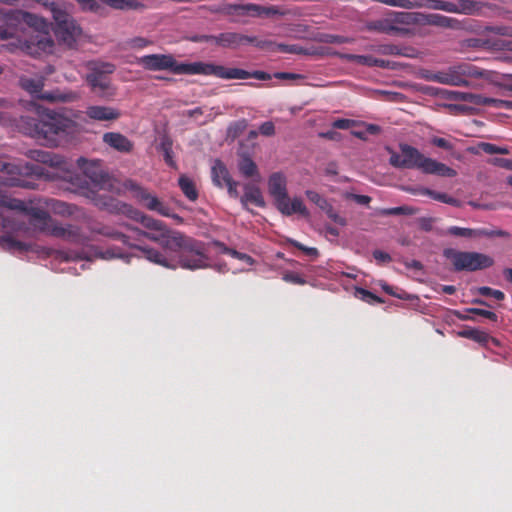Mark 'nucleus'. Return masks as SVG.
Returning a JSON list of instances; mask_svg holds the SVG:
<instances>
[{
  "label": "nucleus",
  "mask_w": 512,
  "mask_h": 512,
  "mask_svg": "<svg viewBox=\"0 0 512 512\" xmlns=\"http://www.w3.org/2000/svg\"><path fill=\"white\" fill-rule=\"evenodd\" d=\"M21 131L45 144L56 146L58 138L75 131L76 123L54 110L45 109L38 117L22 116L19 121Z\"/></svg>",
  "instance_id": "f257e3e1"
},
{
  "label": "nucleus",
  "mask_w": 512,
  "mask_h": 512,
  "mask_svg": "<svg viewBox=\"0 0 512 512\" xmlns=\"http://www.w3.org/2000/svg\"><path fill=\"white\" fill-rule=\"evenodd\" d=\"M400 153L388 149L390 153L389 163L398 169H418L424 174L438 175L442 177H454L457 172L446 164L426 157L417 148L406 144H399Z\"/></svg>",
  "instance_id": "f03ea898"
},
{
  "label": "nucleus",
  "mask_w": 512,
  "mask_h": 512,
  "mask_svg": "<svg viewBox=\"0 0 512 512\" xmlns=\"http://www.w3.org/2000/svg\"><path fill=\"white\" fill-rule=\"evenodd\" d=\"M71 183L75 187L74 191L82 196L90 199L93 204L101 210H105L111 214H124L131 216L134 208L116 198L101 193L104 189L105 183L102 185L91 183L86 176L75 175L71 176Z\"/></svg>",
  "instance_id": "7ed1b4c3"
},
{
  "label": "nucleus",
  "mask_w": 512,
  "mask_h": 512,
  "mask_svg": "<svg viewBox=\"0 0 512 512\" xmlns=\"http://www.w3.org/2000/svg\"><path fill=\"white\" fill-rule=\"evenodd\" d=\"M172 244L171 252L177 253V261L174 264L176 267L196 270L209 266L203 242L182 234L180 237L174 238Z\"/></svg>",
  "instance_id": "20e7f679"
},
{
  "label": "nucleus",
  "mask_w": 512,
  "mask_h": 512,
  "mask_svg": "<svg viewBox=\"0 0 512 512\" xmlns=\"http://www.w3.org/2000/svg\"><path fill=\"white\" fill-rule=\"evenodd\" d=\"M54 20V32L59 41L71 47L80 35L81 29L58 0H37Z\"/></svg>",
  "instance_id": "39448f33"
},
{
  "label": "nucleus",
  "mask_w": 512,
  "mask_h": 512,
  "mask_svg": "<svg viewBox=\"0 0 512 512\" xmlns=\"http://www.w3.org/2000/svg\"><path fill=\"white\" fill-rule=\"evenodd\" d=\"M268 191L273 197L277 209L286 216L300 214L304 217L309 216V212L300 198L290 199L287 193L286 177L280 173H272L268 179Z\"/></svg>",
  "instance_id": "423d86ee"
},
{
  "label": "nucleus",
  "mask_w": 512,
  "mask_h": 512,
  "mask_svg": "<svg viewBox=\"0 0 512 512\" xmlns=\"http://www.w3.org/2000/svg\"><path fill=\"white\" fill-rule=\"evenodd\" d=\"M136 63L147 71H168L175 75H196L197 62H178L172 54H149L137 58Z\"/></svg>",
  "instance_id": "0eeeda50"
},
{
  "label": "nucleus",
  "mask_w": 512,
  "mask_h": 512,
  "mask_svg": "<svg viewBox=\"0 0 512 512\" xmlns=\"http://www.w3.org/2000/svg\"><path fill=\"white\" fill-rule=\"evenodd\" d=\"M443 256L450 260L453 270L456 272H474L489 268L494 264L492 257L480 252L458 251L453 248H447L444 249Z\"/></svg>",
  "instance_id": "6e6552de"
},
{
  "label": "nucleus",
  "mask_w": 512,
  "mask_h": 512,
  "mask_svg": "<svg viewBox=\"0 0 512 512\" xmlns=\"http://www.w3.org/2000/svg\"><path fill=\"white\" fill-rule=\"evenodd\" d=\"M44 82L45 78L42 76L35 78L22 76L19 79L20 87L36 99L47 101L50 103H65L72 102L78 99V94L71 91L67 93L61 92L59 89H55L52 91H44Z\"/></svg>",
  "instance_id": "1a4fd4ad"
},
{
  "label": "nucleus",
  "mask_w": 512,
  "mask_h": 512,
  "mask_svg": "<svg viewBox=\"0 0 512 512\" xmlns=\"http://www.w3.org/2000/svg\"><path fill=\"white\" fill-rule=\"evenodd\" d=\"M415 13L393 12L388 17L368 22L367 29L391 36H405L409 34L407 25L414 22Z\"/></svg>",
  "instance_id": "9d476101"
},
{
  "label": "nucleus",
  "mask_w": 512,
  "mask_h": 512,
  "mask_svg": "<svg viewBox=\"0 0 512 512\" xmlns=\"http://www.w3.org/2000/svg\"><path fill=\"white\" fill-rule=\"evenodd\" d=\"M196 74L213 75L221 79H249L254 78L261 81L271 80L272 76L265 72L256 70L253 72L241 68H227L222 65L197 62Z\"/></svg>",
  "instance_id": "9b49d317"
},
{
  "label": "nucleus",
  "mask_w": 512,
  "mask_h": 512,
  "mask_svg": "<svg viewBox=\"0 0 512 512\" xmlns=\"http://www.w3.org/2000/svg\"><path fill=\"white\" fill-rule=\"evenodd\" d=\"M88 68L89 73L85 79L91 89L103 98L113 96L108 75L114 72L115 66L111 63L90 62Z\"/></svg>",
  "instance_id": "f8f14e48"
},
{
  "label": "nucleus",
  "mask_w": 512,
  "mask_h": 512,
  "mask_svg": "<svg viewBox=\"0 0 512 512\" xmlns=\"http://www.w3.org/2000/svg\"><path fill=\"white\" fill-rule=\"evenodd\" d=\"M418 7L431 10H441L448 13L472 15L478 9V3L474 0H459L458 3L444 0H420Z\"/></svg>",
  "instance_id": "ddd939ff"
},
{
  "label": "nucleus",
  "mask_w": 512,
  "mask_h": 512,
  "mask_svg": "<svg viewBox=\"0 0 512 512\" xmlns=\"http://www.w3.org/2000/svg\"><path fill=\"white\" fill-rule=\"evenodd\" d=\"M130 190L134 192V197L148 210L156 211L162 216L172 217L182 221L180 216L172 214L170 207L160 201L156 196L152 195L147 189L132 183Z\"/></svg>",
  "instance_id": "4468645a"
},
{
  "label": "nucleus",
  "mask_w": 512,
  "mask_h": 512,
  "mask_svg": "<svg viewBox=\"0 0 512 512\" xmlns=\"http://www.w3.org/2000/svg\"><path fill=\"white\" fill-rule=\"evenodd\" d=\"M21 48L28 55L41 57L43 54L53 52L54 41L48 33L35 31L21 43Z\"/></svg>",
  "instance_id": "2eb2a0df"
},
{
  "label": "nucleus",
  "mask_w": 512,
  "mask_h": 512,
  "mask_svg": "<svg viewBox=\"0 0 512 512\" xmlns=\"http://www.w3.org/2000/svg\"><path fill=\"white\" fill-rule=\"evenodd\" d=\"M0 184L8 187H30L29 182L23 179V167L12 162L6 161L5 157L0 155Z\"/></svg>",
  "instance_id": "dca6fc26"
},
{
  "label": "nucleus",
  "mask_w": 512,
  "mask_h": 512,
  "mask_svg": "<svg viewBox=\"0 0 512 512\" xmlns=\"http://www.w3.org/2000/svg\"><path fill=\"white\" fill-rule=\"evenodd\" d=\"M222 11L228 15H251L254 17L273 16L280 13L276 6L265 7L253 3L228 4L222 9Z\"/></svg>",
  "instance_id": "f3484780"
},
{
  "label": "nucleus",
  "mask_w": 512,
  "mask_h": 512,
  "mask_svg": "<svg viewBox=\"0 0 512 512\" xmlns=\"http://www.w3.org/2000/svg\"><path fill=\"white\" fill-rule=\"evenodd\" d=\"M450 95H451L450 98L453 100L465 101V102L472 103L474 105L492 106L495 108H502V107L512 108V101L484 97L479 94L454 91V92H451Z\"/></svg>",
  "instance_id": "a211bd4d"
},
{
  "label": "nucleus",
  "mask_w": 512,
  "mask_h": 512,
  "mask_svg": "<svg viewBox=\"0 0 512 512\" xmlns=\"http://www.w3.org/2000/svg\"><path fill=\"white\" fill-rule=\"evenodd\" d=\"M138 236L145 237L153 242L159 243L164 249L171 251L172 240L180 237L182 233L170 230L167 226L156 231H142L138 228H131Z\"/></svg>",
  "instance_id": "6ab92c4d"
},
{
  "label": "nucleus",
  "mask_w": 512,
  "mask_h": 512,
  "mask_svg": "<svg viewBox=\"0 0 512 512\" xmlns=\"http://www.w3.org/2000/svg\"><path fill=\"white\" fill-rule=\"evenodd\" d=\"M465 71L461 67H450L446 71H439L431 76V80L440 84L452 86H466L468 81L464 78Z\"/></svg>",
  "instance_id": "aec40b11"
},
{
  "label": "nucleus",
  "mask_w": 512,
  "mask_h": 512,
  "mask_svg": "<svg viewBox=\"0 0 512 512\" xmlns=\"http://www.w3.org/2000/svg\"><path fill=\"white\" fill-rule=\"evenodd\" d=\"M341 58L367 67H380L383 69H396V63L379 59L371 55L342 54Z\"/></svg>",
  "instance_id": "412c9836"
},
{
  "label": "nucleus",
  "mask_w": 512,
  "mask_h": 512,
  "mask_svg": "<svg viewBox=\"0 0 512 512\" xmlns=\"http://www.w3.org/2000/svg\"><path fill=\"white\" fill-rule=\"evenodd\" d=\"M249 35L239 32H223L217 35V46L225 49H238L241 46L249 45Z\"/></svg>",
  "instance_id": "4be33fe9"
},
{
  "label": "nucleus",
  "mask_w": 512,
  "mask_h": 512,
  "mask_svg": "<svg viewBox=\"0 0 512 512\" xmlns=\"http://www.w3.org/2000/svg\"><path fill=\"white\" fill-rule=\"evenodd\" d=\"M102 140L106 145L120 153H130L134 148V143L119 132H106L103 134Z\"/></svg>",
  "instance_id": "5701e85b"
},
{
  "label": "nucleus",
  "mask_w": 512,
  "mask_h": 512,
  "mask_svg": "<svg viewBox=\"0 0 512 512\" xmlns=\"http://www.w3.org/2000/svg\"><path fill=\"white\" fill-rule=\"evenodd\" d=\"M48 234L71 243H80L82 240L79 227L71 224L63 226L55 221Z\"/></svg>",
  "instance_id": "b1692460"
},
{
  "label": "nucleus",
  "mask_w": 512,
  "mask_h": 512,
  "mask_svg": "<svg viewBox=\"0 0 512 512\" xmlns=\"http://www.w3.org/2000/svg\"><path fill=\"white\" fill-rule=\"evenodd\" d=\"M249 39V45H253L254 47L260 49V50H266V51H280L283 53H298V48L296 45H287V44H281L276 43L272 40L267 39H259L256 36H250Z\"/></svg>",
  "instance_id": "393cba45"
},
{
  "label": "nucleus",
  "mask_w": 512,
  "mask_h": 512,
  "mask_svg": "<svg viewBox=\"0 0 512 512\" xmlns=\"http://www.w3.org/2000/svg\"><path fill=\"white\" fill-rule=\"evenodd\" d=\"M86 115L95 121L117 120L121 113L118 109L109 106L92 105L86 109Z\"/></svg>",
  "instance_id": "a878e982"
},
{
  "label": "nucleus",
  "mask_w": 512,
  "mask_h": 512,
  "mask_svg": "<svg viewBox=\"0 0 512 512\" xmlns=\"http://www.w3.org/2000/svg\"><path fill=\"white\" fill-rule=\"evenodd\" d=\"M406 191L414 195L429 196L436 201L449 204L454 207H459L461 205L460 200L448 195L447 193L437 192L429 188H408Z\"/></svg>",
  "instance_id": "bb28decb"
},
{
  "label": "nucleus",
  "mask_w": 512,
  "mask_h": 512,
  "mask_svg": "<svg viewBox=\"0 0 512 512\" xmlns=\"http://www.w3.org/2000/svg\"><path fill=\"white\" fill-rule=\"evenodd\" d=\"M129 246L141 251L144 257L154 264L171 269L176 268V265H174V263L170 262L160 251L154 248H150L147 246H138L134 244H131Z\"/></svg>",
  "instance_id": "cd10ccee"
},
{
  "label": "nucleus",
  "mask_w": 512,
  "mask_h": 512,
  "mask_svg": "<svg viewBox=\"0 0 512 512\" xmlns=\"http://www.w3.org/2000/svg\"><path fill=\"white\" fill-rule=\"evenodd\" d=\"M244 194L240 198L241 204L244 209L248 210V203L254 204L257 207L263 208L265 207V201L261 190L254 185L246 184L244 187Z\"/></svg>",
  "instance_id": "c85d7f7f"
},
{
  "label": "nucleus",
  "mask_w": 512,
  "mask_h": 512,
  "mask_svg": "<svg viewBox=\"0 0 512 512\" xmlns=\"http://www.w3.org/2000/svg\"><path fill=\"white\" fill-rule=\"evenodd\" d=\"M90 231L114 240H118L125 245H131L129 242L130 237L115 230L114 228L106 225L95 224L89 227Z\"/></svg>",
  "instance_id": "c756f323"
},
{
  "label": "nucleus",
  "mask_w": 512,
  "mask_h": 512,
  "mask_svg": "<svg viewBox=\"0 0 512 512\" xmlns=\"http://www.w3.org/2000/svg\"><path fill=\"white\" fill-rule=\"evenodd\" d=\"M211 176L213 183L220 188L232 180L226 165L219 159L214 161Z\"/></svg>",
  "instance_id": "7c9ffc66"
},
{
  "label": "nucleus",
  "mask_w": 512,
  "mask_h": 512,
  "mask_svg": "<svg viewBox=\"0 0 512 512\" xmlns=\"http://www.w3.org/2000/svg\"><path fill=\"white\" fill-rule=\"evenodd\" d=\"M426 23L429 25L442 27V28H451V29H460L461 23L458 19L447 17L441 14H428L426 16Z\"/></svg>",
  "instance_id": "2f4dec72"
},
{
  "label": "nucleus",
  "mask_w": 512,
  "mask_h": 512,
  "mask_svg": "<svg viewBox=\"0 0 512 512\" xmlns=\"http://www.w3.org/2000/svg\"><path fill=\"white\" fill-rule=\"evenodd\" d=\"M238 169L241 175L245 178L257 177V179H260L258 167L249 155H242L240 157Z\"/></svg>",
  "instance_id": "473e14b6"
},
{
  "label": "nucleus",
  "mask_w": 512,
  "mask_h": 512,
  "mask_svg": "<svg viewBox=\"0 0 512 512\" xmlns=\"http://www.w3.org/2000/svg\"><path fill=\"white\" fill-rule=\"evenodd\" d=\"M46 204L50 208L51 212L63 217L72 216L76 211H78V207L76 205L68 204L56 199H51Z\"/></svg>",
  "instance_id": "72a5a7b5"
},
{
  "label": "nucleus",
  "mask_w": 512,
  "mask_h": 512,
  "mask_svg": "<svg viewBox=\"0 0 512 512\" xmlns=\"http://www.w3.org/2000/svg\"><path fill=\"white\" fill-rule=\"evenodd\" d=\"M29 223L38 231L49 233L54 220L51 218L49 213L43 209L35 217L29 219Z\"/></svg>",
  "instance_id": "f704fd0d"
},
{
  "label": "nucleus",
  "mask_w": 512,
  "mask_h": 512,
  "mask_svg": "<svg viewBox=\"0 0 512 512\" xmlns=\"http://www.w3.org/2000/svg\"><path fill=\"white\" fill-rule=\"evenodd\" d=\"M9 209L23 212L29 216V219H32L43 210V208L35 205L32 201L25 202L19 199H13Z\"/></svg>",
  "instance_id": "c9c22d12"
},
{
  "label": "nucleus",
  "mask_w": 512,
  "mask_h": 512,
  "mask_svg": "<svg viewBox=\"0 0 512 512\" xmlns=\"http://www.w3.org/2000/svg\"><path fill=\"white\" fill-rule=\"evenodd\" d=\"M101 2L117 10H142L145 8L140 0H101Z\"/></svg>",
  "instance_id": "e433bc0d"
},
{
  "label": "nucleus",
  "mask_w": 512,
  "mask_h": 512,
  "mask_svg": "<svg viewBox=\"0 0 512 512\" xmlns=\"http://www.w3.org/2000/svg\"><path fill=\"white\" fill-rule=\"evenodd\" d=\"M178 185L187 199H189L190 201L197 200L198 191L196 189L194 181L191 178H189L185 174L181 175L178 179Z\"/></svg>",
  "instance_id": "4c0bfd02"
},
{
  "label": "nucleus",
  "mask_w": 512,
  "mask_h": 512,
  "mask_svg": "<svg viewBox=\"0 0 512 512\" xmlns=\"http://www.w3.org/2000/svg\"><path fill=\"white\" fill-rule=\"evenodd\" d=\"M130 217L136 219L137 221H140V223L149 231L161 230L162 227L167 226L164 222L154 219L148 215L141 214L135 209Z\"/></svg>",
  "instance_id": "58836bf2"
},
{
  "label": "nucleus",
  "mask_w": 512,
  "mask_h": 512,
  "mask_svg": "<svg viewBox=\"0 0 512 512\" xmlns=\"http://www.w3.org/2000/svg\"><path fill=\"white\" fill-rule=\"evenodd\" d=\"M439 235L449 234L456 237L477 238L478 229L451 226L446 231H438Z\"/></svg>",
  "instance_id": "ea45409f"
},
{
  "label": "nucleus",
  "mask_w": 512,
  "mask_h": 512,
  "mask_svg": "<svg viewBox=\"0 0 512 512\" xmlns=\"http://www.w3.org/2000/svg\"><path fill=\"white\" fill-rule=\"evenodd\" d=\"M213 245L216 246L220 250V252H222L224 254H228L236 259L242 260L249 265L254 263L253 258L251 256H249L248 254L238 252L234 249L228 248L224 243H222L220 241H214Z\"/></svg>",
  "instance_id": "a19ab883"
},
{
  "label": "nucleus",
  "mask_w": 512,
  "mask_h": 512,
  "mask_svg": "<svg viewBox=\"0 0 512 512\" xmlns=\"http://www.w3.org/2000/svg\"><path fill=\"white\" fill-rule=\"evenodd\" d=\"M459 335L483 344L487 343L489 339V335L486 332L474 328L463 329L459 332Z\"/></svg>",
  "instance_id": "79ce46f5"
},
{
  "label": "nucleus",
  "mask_w": 512,
  "mask_h": 512,
  "mask_svg": "<svg viewBox=\"0 0 512 512\" xmlns=\"http://www.w3.org/2000/svg\"><path fill=\"white\" fill-rule=\"evenodd\" d=\"M248 122L246 119L238 120L231 123L227 129V136L232 140H235L246 130Z\"/></svg>",
  "instance_id": "37998d69"
},
{
  "label": "nucleus",
  "mask_w": 512,
  "mask_h": 512,
  "mask_svg": "<svg viewBox=\"0 0 512 512\" xmlns=\"http://www.w3.org/2000/svg\"><path fill=\"white\" fill-rule=\"evenodd\" d=\"M28 156L41 163H49L50 165H58V161H54L51 153L43 151V150H30Z\"/></svg>",
  "instance_id": "c03bdc74"
},
{
  "label": "nucleus",
  "mask_w": 512,
  "mask_h": 512,
  "mask_svg": "<svg viewBox=\"0 0 512 512\" xmlns=\"http://www.w3.org/2000/svg\"><path fill=\"white\" fill-rule=\"evenodd\" d=\"M2 245L8 250L28 251L30 246L24 242L14 239L12 236L2 238Z\"/></svg>",
  "instance_id": "a18cd8bd"
},
{
  "label": "nucleus",
  "mask_w": 512,
  "mask_h": 512,
  "mask_svg": "<svg viewBox=\"0 0 512 512\" xmlns=\"http://www.w3.org/2000/svg\"><path fill=\"white\" fill-rule=\"evenodd\" d=\"M417 209L411 206H398L393 208H387L381 211L382 215H414Z\"/></svg>",
  "instance_id": "49530a36"
},
{
  "label": "nucleus",
  "mask_w": 512,
  "mask_h": 512,
  "mask_svg": "<svg viewBox=\"0 0 512 512\" xmlns=\"http://www.w3.org/2000/svg\"><path fill=\"white\" fill-rule=\"evenodd\" d=\"M306 196L311 202H313L315 205H317L323 211L330 205V203L327 201V199L324 198L323 196H321L316 191L307 190Z\"/></svg>",
  "instance_id": "de8ad7c7"
},
{
  "label": "nucleus",
  "mask_w": 512,
  "mask_h": 512,
  "mask_svg": "<svg viewBox=\"0 0 512 512\" xmlns=\"http://www.w3.org/2000/svg\"><path fill=\"white\" fill-rule=\"evenodd\" d=\"M510 234L502 229H487V228H478V237H501L508 238Z\"/></svg>",
  "instance_id": "09e8293b"
},
{
  "label": "nucleus",
  "mask_w": 512,
  "mask_h": 512,
  "mask_svg": "<svg viewBox=\"0 0 512 512\" xmlns=\"http://www.w3.org/2000/svg\"><path fill=\"white\" fill-rule=\"evenodd\" d=\"M97 255L104 260H111L115 258H128V256H125L120 249L111 247L104 251H99Z\"/></svg>",
  "instance_id": "8fccbe9b"
},
{
  "label": "nucleus",
  "mask_w": 512,
  "mask_h": 512,
  "mask_svg": "<svg viewBox=\"0 0 512 512\" xmlns=\"http://www.w3.org/2000/svg\"><path fill=\"white\" fill-rule=\"evenodd\" d=\"M356 294L360 297V299L368 303H383V300L380 297L364 288H358L356 290Z\"/></svg>",
  "instance_id": "3c124183"
},
{
  "label": "nucleus",
  "mask_w": 512,
  "mask_h": 512,
  "mask_svg": "<svg viewBox=\"0 0 512 512\" xmlns=\"http://www.w3.org/2000/svg\"><path fill=\"white\" fill-rule=\"evenodd\" d=\"M478 292L482 296L493 297L498 301H501L505 298V294L500 290H495L487 286L480 287Z\"/></svg>",
  "instance_id": "603ef678"
},
{
  "label": "nucleus",
  "mask_w": 512,
  "mask_h": 512,
  "mask_svg": "<svg viewBox=\"0 0 512 512\" xmlns=\"http://www.w3.org/2000/svg\"><path fill=\"white\" fill-rule=\"evenodd\" d=\"M161 149L164 152V160L167 163V165H169L170 167L175 168L176 167V163H175V161L173 160V157H172L171 143L163 141L161 143Z\"/></svg>",
  "instance_id": "864d4df0"
},
{
  "label": "nucleus",
  "mask_w": 512,
  "mask_h": 512,
  "mask_svg": "<svg viewBox=\"0 0 512 512\" xmlns=\"http://www.w3.org/2000/svg\"><path fill=\"white\" fill-rule=\"evenodd\" d=\"M282 279L285 282L296 284V285H305L307 281L298 273L295 272H286L283 274Z\"/></svg>",
  "instance_id": "5fc2aeb1"
},
{
  "label": "nucleus",
  "mask_w": 512,
  "mask_h": 512,
  "mask_svg": "<svg viewBox=\"0 0 512 512\" xmlns=\"http://www.w3.org/2000/svg\"><path fill=\"white\" fill-rule=\"evenodd\" d=\"M327 216L336 224L340 226H345L347 224V221L344 217L340 216L332 207L330 204L325 210Z\"/></svg>",
  "instance_id": "6e6d98bb"
},
{
  "label": "nucleus",
  "mask_w": 512,
  "mask_h": 512,
  "mask_svg": "<svg viewBox=\"0 0 512 512\" xmlns=\"http://www.w3.org/2000/svg\"><path fill=\"white\" fill-rule=\"evenodd\" d=\"M289 243L294 246L295 248L303 251L306 255L308 256H312V257H317L319 252L316 248L314 247H307L305 245H303L302 243L296 241V240H289Z\"/></svg>",
  "instance_id": "4d7b16f0"
},
{
  "label": "nucleus",
  "mask_w": 512,
  "mask_h": 512,
  "mask_svg": "<svg viewBox=\"0 0 512 512\" xmlns=\"http://www.w3.org/2000/svg\"><path fill=\"white\" fill-rule=\"evenodd\" d=\"M467 312L473 313L478 316H482V317L487 318L493 322H496L498 319V316L496 315V313H494L490 310L479 309V308H470L467 310Z\"/></svg>",
  "instance_id": "13d9d810"
},
{
  "label": "nucleus",
  "mask_w": 512,
  "mask_h": 512,
  "mask_svg": "<svg viewBox=\"0 0 512 512\" xmlns=\"http://www.w3.org/2000/svg\"><path fill=\"white\" fill-rule=\"evenodd\" d=\"M345 198L348 200H353L357 204L360 205H368L371 202V197L367 195H359L354 193H346Z\"/></svg>",
  "instance_id": "bf43d9fd"
},
{
  "label": "nucleus",
  "mask_w": 512,
  "mask_h": 512,
  "mask_svg": "<svg viewBox=\"0 0 512 512\" xmlns=\"http://www.w3.org/2000/svg\"><path fill=\"white\" fill-rule=\"evenodd\" d=\"M259 133L263 136L270 137L275 134V125L272 121L263 122L259 127Z\"/></svg>",
  "instance_id": "052dcab7"
},
{
  "label": "nucleus",
  "mask_w": 512,
  "mask_h": 512,
  "mask_svg": "<svg viewBox=\"0 0 512 512\" xmlns=\"http://www.w3.org/2000/svg\"><path fill=\"white\" fill-rule=\"evenodd\" d=\"M377 51L383 55H403L401 49L396 45H383Z\"/></svg>",
  "instance_id": "680f3d73"
},
{
  "label": "nucleus",
  "mask_w": 512,
  "mask_h": 512,
  "mask_svg": "<svg viewBox=\"0 0 512 512\" xmlns=\"http://www.w3.org/2000/svg\"><path fill=\"white\" fill-rule=\"evenodd\" d=\"M151 44H152V41L148 40L144 37H135V38L131 39L129 42V45L131 46V48H134V49H143Z\"/></svg>",
  "instance_id": "e2e57ef3"
},
{
  "label": "nucleus",
  "mask_w": 512,
  "mask_h": 512,
  "mask_svg": "<svg viewBox=\"0 0 512 512\" xmlns=\"http://www.w3.org/2000/svg\"><path fill=\"white\" fill-rule=\"evenodd\" d=\"M83 9L92 12H98L101 8L100 3L97 0H77Z\"/></svg>",
  "instance_id": "0e129e2a"
},
{
  "label": "nucleus",
  "mask_w": 512,
  "mask_h": 512,
  "mask_svg": "<svg viewBox=\"0 0 512 512\" xmlns=\"http://www.w3.org/2000/svg\"><path fill=\"white\" fill-rule=\"evenodd\" d=\"M490 163L492 165H495V166H498V167H501V168H504L507 170H512V159L495 157L490 160Z\"/></svg>",
  "instance_id": "69168bd1"
},
{
  "label": "nucleus",
  "mask_w": 512,
  "mask_h": 512,
  "mask_svg": "<svg viewBox=\"0 0 512 512\" xmlns=\"http://www.w3.org/2000/svg\"><path fill=\"white\" fill-rule=\"evenodd\" d=\"M356 124L357 122L355 120L341 118L335 120L332 125L337 129H349Z\"/></svg>",
  "instance_id": "338daca9"
},
{
  "label": "nucleus",
  "mask_w": 512,
  "mask_h": 512,
  "mask_svg": "<svg viewBox=\"0 0 512 512\" xmlns=\"http://www.w3.org/2000/svg\"><path fill=\"white\" fill-rule=\"evenodd\" d=\"M431 143L433 145H435L436 147H439V148H442V149H445V150H452L453 149V144L448 141L447 139L445 138H441V137H434L431 139Z\"/></svg>",
  "instance_id": "774afa93"
}]
</instances>
